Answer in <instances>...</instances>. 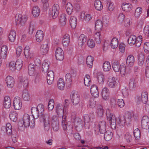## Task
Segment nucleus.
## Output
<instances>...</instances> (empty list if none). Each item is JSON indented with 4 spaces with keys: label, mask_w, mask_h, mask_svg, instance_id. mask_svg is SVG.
Segmentation results:
<instances>
[{
    "label": "nucleus",
    "mask_w": 149,
    "mask_h": 149,
    "mask_svg": "<svg viewBox=\"0 0 149 149\" xmlns=\"http://www.w3.org/2000/svg\"><path fill=\"white\" fill-rule=\"evenodd\" d=\"M13 106L15 110H19L21 109L22 104L21 100L19 97H16L14 98Z\"/></svg>",
    "instance_id": "nucleus-10"
},
{
    "label": "nucleus",
    "mask_w": 149,
    "mask_h": 149,
    "mask_svg": "<svg viewBox=\"0 0 149 149\" xmlns=\"http://www.w3.org/2000/svg\"><path fill=\"white\" fill-rule=\"evenodd\" d=\"M106 114L107 119L109 121L111 127L113 129H116V125H118L117 123V120L114 117L113 118L112 114L110 113L109 110L106 111Z\"/></svg>",
    "instance_id": "nucleus-5"
},
{
    "label": "nucleus",
    "mask_w": 149,
    "mask_h": 149,
    "mask_svg": "<svg viewBox=\"0 0 149 149\" xmlns=\"http://www.w3.org/2000/svg\"><path fill=\"white\" fill-rule=\"evenodd\" d=\"M77 19L75 17H71L70 19V23L72 28L74 29L77 25Z\"/></svg>",
    "instance_id": "nucleus-32"
},
{
    "label": "nucleus",
    "mask_w": 149,
    "mask_h": 149,
    "mask_svg": "<svg viewBox=\"0 0 149 149\" xmlns=\"http://www.w3.org/2000/svg\"><path fill=\"white\" fill-rule=\"evenodd\" d=\"M71 99L72 103L74 105H77L79 102V95L75 93L72 94Z\"/></svg>",
    "instance_id": "nucleus-13"
},
{
    "label": "nucleus",
    "mask_w": 149,
    "mask_h": 149,
    "mask_svg": "<svg viewBox=\"0 0 149 149\" xmlns=\"http://www.w3.org/2000/svg\"><path fill=\"white\" fill-rule=\"evenodd\" d=\"M145 56L143 54H141L139 55L138 57V64L139 65L142 66L144 63Z\"/></svg>",
    "instance_id": "nucleus-52"
},
{
    "label": "nucleus",
    "mask_w": 149,
    "mask_h": 149,
    "mask_svg": "<svg viewBox=\"0 0 149 149\" xmlns=\"http://www.w3.org/2000/svg\"><path fill=\"white\" fill-rule=\"evenodd\" d=\"M142 128L144 129L148 130L149 128V118L148 116H143L141 121Z\"/></svg>",
    "instance_id": "nucleus-9"
},
{
    "label": "nucleus",
    "mask_w": 149,
    "mask_h": 149,
    "mask_svg": "<svg viewBox=\"0 0 149 149\" xmlns=\"http://www.w3.org/2000/svg\"><path fill=\"white\" fill-rule=\"evenodd\" d=\"M40 12V9L37 6H35L33 7L32 11V14L35 17H37L39 16Z\"/></svg>",
    "instance_id": "nucleus-37"
},
{
    "label": "nucleus",
    "mask_w": 149,
    "mask_h": 149,
    "mask_svg": "<svg viewBox=\"0 0 149 149\" xmlns=\"http://www.w3.org/2000/svg\"><path fill=\"white\" fill-rule=\"evenodd\" d=\"M73 121L77 128L79 125L81 126V120L79 118L75 117L74 118Z\"/></svg>",
    "instance_id": "nucleus-53"
},
{
    "label": "nucleus",
    "mask_w": 149,
    "mask_h": 149,
    "mask_svg": "<svg viewBox=\"0 0 149 149\" xmlns=\"http://www.w3.org/2000/svg\"><path fill=\"white\" fill-rule=\"evenodd\" d=\"M27 19L26 16H22L20 14H17L15 17L16 25L19 26H24Z\"/></svg>",
    "instance_id": "nucleus-4"
},
{
    "label": "nucleus",
    "mask_w": 149,
    "mask_h": 149,
    "mask_svg": "<svg viewBox=\"0 0 149 149\" xmlns=\"http://www.w3.org/2000/svg\"><path fill=\"white\" fill-rule=\"evenodd\" d=\"M65 79L66 86L70 88L71 86L72 81L71 74L69 73L66 74L65 76Z\"/></svg>",
    "instance_id": "nucleus-23"
},
{
    "label": "nucleus",
    "mask_w": 149,
    "mask_h": 149,
    "mask_svg": "<svg viewBox=\"0 0 149 149\" xmlns=\"http://www.w3.org/2000/svg\"><path fill=\"white\" fill-rule=\"evenodd\" d=\"M113 134L110 130H107L104 134V138L107 141L110 140L112 137Z\"/></svg>",
    "instance_id": "nucleus-36"
},
{
    "label": "nucleus",
    "mask_w": 149,
    "mask_h": 149,
    "mask_svg": "<svg viewBox=\"0 0 149 149\" xmlns=\"http://www.w3.org/2000/svg\"><path fill=\"white\" fill-rule=\"evenodd\" d=\"M39 119L41 122H43L44 123V127L45 129L48 131L50 127V116L48 113H42L40 114L39 116Z\"/></svg>",
    "instance_id": "nucleus-3"
},
{
    "label": "nucleus",
    "mask_w": 149,
    "mask_h": 149,
    "mask_svg": "<svg viewBox=\"0 0 149 149\" xmlns=\"http://www.w3.org/2000/svg\"><path fill=\"white\" fill-rule=\"evenodd\" d=\"M136 41V37L134 35L130 36L128 40V42L130 45H133L135 44Z\"/></svg>",
    "instance_id": "nucleus-41"
},
{
    "label": "nucleus",
    "mask_w": 149,
    "mask_h": 149,
    "mask_svg": "<svg viewBox=\"0 0 149 149\" xmlns=\"http://www.w3.org/2000/svg\"><path fill=\"white\" fill-rule=\"evenodd\" d=\"M16 38V32L14 30H11L8 35V39L11 42H14Z\"/></svg>",
    "instance_id": "nucleus-28"
},
{
    "label": "nucleus",
    "mask_w": 149,
    "mask_h": 149,
    "mask_svg": "<svg viewBox=\"0 0 149 149\" xmlns=\"http://www.w3.org/2000/svg\"><path fill=\"white\" fill-rule=\"evenodd\" d=\"M109 90L107 88H104L102 90V98L105 100H107L109 98Z\"/></svg>",
    "instance_id": "nucleus-24"
},
{
    "label": "nucleus",
    "mask_w": 149,
    "mask_h": 149,
    "mask_svg": "<svg viewBox=\"0 0 149 149\" xmlns=\"http://www.w3.org/2000/svg\"><path fill=\"white\" fill-rule=\"evenodd\" d=\"M24 54L26 58H31L34 56V54L32 52H30L29 47V46H26L25 47L24 50Z\"/></svg>",
    "instance_id": "nucleus-21"
},
{
    "label": "nucleus",
    "mask_w": 149,
    "mask_h": 149,
    "mask_svg": "<svg viewBox=\"0 0 149 149\" xmlns=\"http://www.w3.org/2000/svg\"><path fill=\"white\" fill-rule=\"evenodd\" d=\"M8 51L7 46L6 45H3L1 49V55L3 58H5L6 56Z\"/></svg>",
    "instance_id": "nucleus-34"
},
{
    "label": "nucleus",
    "mask_w": 149,
    "mask_h": 149,
    "mask_svg": "<svg viewBox=\"0 0 149 149\" xmlns=\"http://www.w3.org/2000/svg\"><path fill=\"white\" fill-rule=\"evenodd\" d=\"M49 64L46 61L43 63L42 65V71L44 73L47 72L49 68Z\"/></svg>",
    "instance_id": "nucleus-45"
},
{
    "label": "nucleus",
    "mask_w": 149,
    "mask_h": 149,
    "mask_svg": "<svg viewBox=\"0 0 149 149\" xmlns=\"http://www.w3.org/2000/svg\"><path fill=\"white\" fill-rule=\"evenodd\" d=\"M18 114L15 111L11 112L10 113L9 117L10 119L14 122H16L17 119Z\"/></svg>",
    "instance_id": "nucleus-43"
},
{
    "label": "nucleus",
    "mask_w": 149,
    "mask_h": 149,
    "mask_svg": "<svg viewBox=\"0 0 149 149\" xmlns=\"http://www.w3.org/2000/svg\"><path fill=\"white\" fill-rule=\"evenodd\" d=\"M91 93L94 97H97L99 95L98 87L95 85H92L90 89Z\"/></svg>",
    "instance_id": "nucleus-15"
},
{
    "label": "nucleus",
    "mask_w": 149,
    "mask_h": 149,
    "mask_svg": "<svg viewBox=\"0 0 149 149\" xmlns=\"http://www.w3.org/2000/svg\"><path fill=\"white\" fill-rule=\"evenodd\" d=\"M6 83L8 88H12L14 86V79L10 76H8L6 79Z\"/></svg>",
    "instance_id": "nucleus-17"
},
{
    "label": "nucleus",
    "mask_w": 149,
    "mask_h": 149,
    "mask_svg": "<svg viewBox=\"0 0 149 149\" xmlns=\"http://www.w3.org/2000/svg\"><path fill=\"white\" fill-rule=\"evenodd\" d=\"M97 79L99 83L102 84L104 81V75L103 74L100 73L98 74L97 76Z\"/></svg>",
    "instance_id": "nucleus-56"
},
{
    "label": "nucleus",
    "mask_w": 149,
    "mask_h": 149,
    "mask_svg": "<svg viewBox=\"0 0 149 149\" xmlns=\"http://www.w3.org/2000/svg\"><path fill=\"white\" fill-rule=\"evenodd\" d=\"M47 81L49 84H52L53 82L54 78V73L52 70L48 72L47 75Z\"/></svg>",
    "instance_id": "nucleus-18"
},
{
    "label": "nucleus",
    "mask_w": 149,
    "mask_h": 149,
    "mask_svg": "<svg viewBox=\"0 0 149 149\" xmlns=\"http://www.w3.org/2000/svg\"><path fill=\"white\" fill-rule=\"evenodd\" d=\"M3 105L4 107L6 109L9 108L11 107V101L9 96H7L4 97Z\"/></svg>",
    "instance_id": "nucleus-16"
},
{
    "label": "nucleus",
    "mask_w": 149,
    "mask_h": 149,
    "mask_svg": "<svg viewBox=\"0 0 149 149\" xmlns=\"http://www.w3.org/2000/svg\"><path fill=\"white\" fill-rule=\"evenodd\" d=\"M87 37L84 34L81 35L78 39V43L79 46L81 47L85 44L86 41Z\"/></svg>",
    "instance_id": "nucleus-19"
},
{
    "label": "nucleus",
    "mask_w": 149,
    "mask_h": 149,
    "mask_svg": "<svg viewBox=\"0 0 149 149\" xmlns=\"http://www.w3.org/2000/svg\"><path fill=\"white\" fill-rule=\"evenodd\" d=\"M112 67L115 72H118L120 71V66L119 62L117 61H116L113 62Z\"/></svg>",
    "instance_id": "nucleus-31"
},
{
    "label": "nucleus",
    "mask_w": 149,
    "mask_h": 149,
    "mask_svg": "<svg viewBox=\"0 0 149 149\" xmlns=\"http://www.w3.org/2000/svg\"><path fill=\"white\" fill-rule=\"evenodd\" d=\"M126 122L125 116H120L117 119V124L121 127H123Z\"/></svg>",
    "instance_id": "nucleus-20"
},
{
    "label": "nucleus",
    "mask_w": 149,
    "mask_h": 149,
    "mask_svg": "<svg viewBox=\"0 0 149 149\" xmlns=\"http://www.w3.org/2000/svg\"><path fill=\"white\" fill-rule=\"evenodd\" d=\"M142 41V37L141 36H139L136 38V41L135 43V45L136 47H139L141 45Z\"/></svg>",
    "instance_id": "nucleus-58"
},
{
    "label": "nucleus",
    "mask_w": 149,
    "mask_h": 149,
    "mask_svg": "<svg viewBox=\"0 0 149 149\" xmlns=\"http://www.w3.org/2000/svg\"><path fill=\"white\" fill-rule=\"evenodd\" d=\"M103 70L105 72L109 71L111 68L110 63L108 61H105L103 64Z\"/></svg>",
    "instance_id": "nucleus-49"
},
{
    "label": "nucleus",
    "mask_w": 149,
    "mask_h": 149,
    "mask_svg": "<svg viewBox=\"0 0 149 149\" xmlns=\"http://www.w3.org/2000/svg\"><path fill=\"white\" fill-rule=\"evenodd\" d=\"M142 8L141 7L137 8L135 11L134 15L136 17H139L142 13Z\"/></svg>",
    "instance_id": "nucleus-61"
},
{
    "label": "nucleus",
    "mask_w": 149,
    "mask_h": 149,
    "mask_svg": "<svg viewBox=\"0 0 149 149\" xmlns=\"http://www.w3.org/2000/svg\"><path fill=\"white\" fill-rule=\"evenodd\" d=\"M23 123L22 124V121H19L18 125L20 127H23V125L25 127H28L30 125V116L28 114H25L23 117Z\"/></svg>",
    "instance_id": "nucleus-7"
},
{
    "label": "nucleus",
    "mask_w": 149,
    "mask_h": 149,
    "mask_svg": "<svg viewBox=\"0 0 149 149\" xmlns=\"http://www.w3.org/2000/svg\"><path fill=\"white\" fill-rule=\"evenodd\" d=\"M96 101L93 99H91L88 102L89 107L92 109L95 108L96 105Z\"/></svg>",
    "instance_id": "nucleus-60"
},
{
    "label": "nucleus",
    "mask_w": 149,
    "mask_h": 149,
    "mask_svg": "<svg viewBox=\"0 0 149 149\" xmlns=\"http://www.w3.org/2000/svg\"><path fill=\"white\" fill-rule=\"evenodd\" d=\"M122 8L124 11L129 12L131 10L132 6V5L128 3L124 4L123 3L122 6Z\"/></svg>",
    "instance_id": "nucleus-38"
},
{
    "label": "nucleus",
    "mask_w": 149,
    "mask_h": 149,
    "mask_svg": "<svg viewBox=\"0 0 149 149\" xmlns=\"http://www.w3.org/2000/svg\"><path fill=\"white\" fill-rule=\"evenodd\" d=\"M134 62V58L132 55L129 56L126 60V64L130 67L132 66Z\"/></svg>",
    "instance_id": "nucleus-27"
},
{
    "label": "nucleus",
    "mask_w": 149,
    "mask_h": 149,
    "mask_svg": "<svg viewBox=\"0 0 149 149\" xmlns=\"http://www.w3.org/2000/svg\"><path fill=\"white\" fill-rule=\"evenodd\" d=\"M55 56L57 60H63L64 58V53L62 49L60 48L56 49L55 52Z\"/></svg>",
    "instance_id": "nucleus-12"
},
{
    "label": "nucleus",
    "mask_w": 149,
    "mask_h": 149,
    "mask_svg": "<svg viewBox=\"0 0 149 149\" xmlns=\"http://www.w3.org/2000/svg\"><path fill=\"white\" fill-rule=\"evenodd\" d=\"M65 83L63 79H59L57 82V86L58 88L61 90H63L65 87Z\"/></svg>",
    "instance_id": "nucleus-39"
},
{
    "label": "nucleus",
    "mask_w": 149,
    "mask_h": 149,
    "mask_svg": "<svg viewBox=\"0 0 149 149\" xmlns=\"http://www.w3.org/2000/svg\"><path fill=\"white\" fill-rule=\"evenodd\" d=\"M48 40L44 42L41 45L40 51V53L42 55L46 54L49 49L48 46Z\"/></svg>",
    "instance_id": "nucleus-8"
},
{
    "label": "nucleus",
    "mask_w": 149,
    "mask_h": 149,
    "mask_svg": "<svg viewBox=\"0 0 149 149\" xmlns=\"http://www.w3.org/2000/svg\"><path fill=\"white\" fill-rule=\"evenodd\" d=\"M31 111L32 116L34 119L38 118L40 116L39 114L40 113H39V111L37 109L36 107H32Z\"/></svg>",
    "instance_id": "nucleus-26"
},
{
    "label": "nucleus",
    "mask_w": 149,
    "mask_h": 149,
    "mask_svg": "<svg viewBox=\"0 0 149 149\" xmlns=\"http://www.w3.org/2000/svg\"><path fill=\"white\" fill-rule=\"evenodd\" d=\"M22 98L24 101H29L30 99V96L28 91L24 89L23 90L22 93Z\"/></svg>",
    "instance_id": "nucleus-33"
},
{
    "label": "nucleus",
    "mask_w": 149,
    "mask_h": 149,
    "mask_svg": "<svg viewBox=\"0 0 149 149\" xmlns=\"http://www.w3.org/2000/svg\"><path fill=\"white\" fill-rule=\"evenodd\" d=\"M65 8L68 14L69 15L71 14L73 9V7L72 4L70 3H68L66 5Z\"/></svg>",
    "instance_id": "nucleus-46"
},
{
    "label": "nucleus",
    "mask_w": 149,
    "mask_h": 149,
    "mask_svg": "<svg viewBox=\"0 0 149 149\" xmlns=\"http://www.w3.org/2000/svg\"><path fill=\"white\" fill-rule=\"evenodd\" d=\"M66 15L65 14H62L60 16L59 21L61 25L62 26H65L66 24Z\"/></svg>",
    "instance_id": "nucleus-44"
},
{
    "label": "nucleus",
    "mask_w": 149,
    "mask_h": 149,
    "mask_svg": "<svg viewBox=\"0 0 149 149\" xmlns=\"http://www.w3.org/2000/svg\"><path fill=\"white\" fill-rule=\"evenodd\" d=\"M22 61L21 59H19L17 60L16 62L15 63L16 69L17 70H20L22 68L23 65Z\"/></svg>",
    "instance_id": "nucleus-47"
},
{
    "label": "nucleus",
    "mask_w": 149,
    "mask_h": 149,
    "mask_svg": "<svg viewBox=\"0 0 149 149\" xmlns=\"http://www.w3.org/2000/svg\"><path fill=\"white\" fill-rule=\"evenodd\" d=\"M107 8L108 10L109 11H112L114 8V7L113 5L112 2L108 1L107 3Z\"/></svg>",
    "instance_id": "nucleus-64"
},
{
    "label": "nucleus",
    "mask_w": 149,
    "mask_h": 149,
    "mask_svg": "<svg viewBox=\"0 0 149 149\" xmlns=\"http://www.w3.org/2000/svg\"><path fill=\"white\" fill-rule=\"evenodd\" d=\"M70 36L68 34H67L63 36L62 39V43L64 46H68L70 43Z\"/></svg>",
    "instance_id": "nucleus-30"
},
{
    "label": "nucleus",
    "mask_w": 149,
    "mask_h": 149,
    "mask_svg": "<svg viewBox=\"0 0 149 149\" xmlns=\"http://www.w3.org/2000/svg\"><path fill=\"white\" fill-rule=\"evenodd\" d=\"M137 98L138 100H141L143 103L144 104H146L148 101V92L146 91H143L142 92L141 97L139 96Z\"/></svg>",
    "instance_id": "nucleus-14"
},
{
    "label": "nucleus",
    "mask_w": 149,
    "mask_h": 149,
    "mask_svg": "<svg viewBox=\"0 0 149 149\" xmlns=\"http://www.w3.org/2000/svg\"><path fill=\"white\" fill-rule=\"evenodd\" d=\"M6 129L7 133L8 135H11L12 132L11 124L9 123H7L6 125Z\"/></svg>",
    "instance_id": "nucleus-55"
},
{
    "label": "nucleus",
    "mask_w": 149,
    "mask_h": 149,
    "mask_svg": "<svg viewBox=\"0 0 149 149\" xmlns=\"http://www.w3.org/2000/svg\"><path fill=\"white\" fill-rule=\"evenodd\" d=\"M35 67L34 64H30L28 67V72L29 75L30 76H33L34 75L35 69Z\"/></svg>",
    "instance_id": "nucleus-29"
},
{
    "label": "nucleus",
    "mask_w": 149,
    "mask_h": 149,
    "mask_svg": "<svg viewBox=\"0 0 149 149\" xmlns=\"http://www.w3.org/2000/svg\"><path fill=\"white\" fill-rule=\"evenodd\" d=\"M53 128L54 130L57 131L59 129V123L57 117L53 116L50 120V125Z\"/></svg>",
    "instance_id": "nucleus-6"
},
{
    "label": "nucleus",
    "mask_w": 149,
    "mask_h": 149,
    "mask_svg": "<svg viewBox=\"0 0 149 149\" xmlns=\"http://www.w3.org/2000/svg\"><path fill=\"white\" fill-rule=\"evenodd\" d=\"M20 82H22L23 86L24 88H26L28 84L29 81L27 78L26 77H22L20 81Z\"/></svg>",
    "instance_id": "nucleus-57"
},
{
    "label": "nucleus",
    "mask_w": 149,
    "mask_h": 149,
    "mask_svg": "<svg viewBox=\"0 0 149 149\" xmlns=\"http://www.w3.org/2000/svg\"><path fill=\"white\" fill-rule=\"evenodd\" d=\"M37 109L39 111L40 114H42L44 110V107L42 104H40L38 105L36 107Z\"/></svg>",
    "instance_id": "nucleus-62"
},
{
    "label": "nucleus",
    "mask_w": 149,
    "mask_h": 149,
    "mask_svg": "<svg viewBox=\"0 0 149 149\" xmlns=\"http://www.w3.org/2000/svg\"><path fill=\"white\" fill-rule=\"evenodd\" d=\"M54 101L53 99L50 100L49 102L48 108L49 110H52L54 107Z\"/></svg>",
    "instance_id": "nucleus-63"
},
{
    "label": "nucleus",
    "mask_w": 149,
    "mask_h": 149,
    "mask_svg": "<svg viewBox=\"0 0 149 149\" xmlns=\"http://www.w3.org/2000/svg\"><path fill=\"white\" fill-rule=\"evenodd\" d=\"M91 79L90 76L88 74H86L84 79V83L85 85L87 86H89L91 84Z\"/></svg>",
    "instance_id": "nucleus-51"
},
{
    "label": "nucleus",
    "mask_w": 149,
    "mask_h": 149,
    "mask_svg": "<svg viewBox=\"0 0 149 149\" xmlns=\"http://www.w3.org/2000/svg\"><path fill=\"white\" fill-rule=\"evenodd\" d=\"M36 40L38 42H40L42 40L43 38V33L41 30L37 31L36 35Z\"/></svg>",
    "instance_id": "nucleus-22"
},
{
    "label": "nucleus",
    "mask_w": 149,
    "mask_h": 149,
    "mask_svg": "<svg viewBox=\"0 0 149 149\" xmlns=\"http://www.w3.org/2000/svg\"><path fill=\"white\" fill-rule=\"evenodd\" d=\"M134 135L136 139H139L140 138L141 136L140 130L138 128L135 129L134 131Z\"/></svg>",
    "instance_id": "nucleus-54"
},
{
    "label": "nucleus",
    "mask_w": 149,
    "mask_h": 149,
    "mask_svg": "<svg viewBox=\"0 0 149 149\" xmlns=\"http://www.w3.org/2000/svg\"><path fill=\"white\" fill-rule=\"evenodd\" d=\"M94 6L95 9L98 11L101 10L103 8V6L100 0H96L94 2Z\"/></svg>",
    "instance_id": "nucleus-42"
},
{
    "label": "nucleus",
    "mask_w": 149,
    "mask_h": 149,
    "mask_svg": "<svg viewBox=\"0 0 149 149\" xmlns=\"http://www.w3.org/2000/svg\"><path fill=\"white\" fill-rule=\"evenodd\" d=\"M59 8L57 4H55L53 7L52 10L49 12V14L52 15L53 18H55L58 16L59 13Z\"/></svg>",
    "instance_id": "nucleus-11"
},
{
    "label": "nucleus",
    "mask_w": 149,
    "mask_h": 149,
    "mask_svg": "<svg viewBox=\"0 0 149 149\" xmlns=\"http://www.w3.org/2000/svg\"><path fill=\"white\" fill-rule=\"evenodd\" d=\"M97 113L99 116H102L103 114L104 110L102 106L99 105L97 108Z\"/></svg>",
    "instance_id": "nucleus-59"
},
{
    "label": "nucleus",
    "mask_w": 149,
    "mask_h": 149,
    "mask_svg": "<svg viewBox=\"0 0 149 149\" xmlns=\"http://www.w3.org/2000/svg\"><path fill=\"white\" fill-rule=\"evenodd\" d=\"M108 84L109 86L111 88H114L116 85V81L114 77H110L108 78Z\"/></svg>",
    "instance_id": "nucleus-25"
},
{
    "label": "nucleus",
    "mask_w": 149,
    "mask_h": 149,
    "mask_svg": "<svg viewBox=\"0 0 149 149\" xmlns=\"http://www.w3.org/2000/svg\"><path fill=\"white\" fill-rule=\"evenodd\" d=\"M118 39L116 37L113 38L111 40V47L113 49L116 48L118 45Z\"/></svg>",
    "instance_id": "nucleus-40"
},
{
    "label": "nucleus",
    "mask_w": 149,
    "mask_h": 149,
    "mask_svg": "<svg viewBox=\"0 0 149 149\" xmlns=\"http://www.w3.org/2000/svg\"><path fill=\"white\" fill-rule=\"evenodd\" d=\"M56 112L58 115L61 114L63 115L62 117V126L64 130H66L68 124L65 120L66 117L64 115V110L63 106L62 104H57L56 107Z\"/></svg>",
    "instance_id": "nucleus-2"
},
{
    "label": "nucleus",
    "mask_w": 149,
    "mask_h": 149,
    "mask_svg": "<svg viewBox=\"0 0 149 149\" xmlns=\"http://www.w3.org/2000/svg\"><path fill=\"white\" fill-rule=\"evenodd\" d=\"M36 28V25L34 22H31L29 24V34H32Z\"/></svg>",
    "instance_id": "nucleus-48"
},
{
    "label": "nucleus",
    "mask_w": 149,
    "mask_h": 149,
    "mask_svg": "<svg viewBox=\"0 0 149 149\" xmlns=\"http://www.w3.org/2000/svg\"><path fill=\"white\" fill-rule=\"evenodd\" d=\"M95 30L98 32L95 33L94 35L95 40L97 43L100 44L101 42L102 36L99 31L102 30L103 27L102 23L100 20H97L95 23Z\"/></svg>",
    "instance_id": "nucleus-1"
},
{
    "label": "nucleus",
    "mask_w": 149,
    "mask_h": 149,
    "mask_svg": "<svg viewBox=\"0 0 149 149\" xmlns=\"http://www.w3.org/2000/svg\"><path fill=\"white\" fill-rule=\"evenodd\" d=\"M93 60L94 58L92 56H90L87 57L86 62L88 67L91 68L92 67Z\"/></svg>",
    "instance_id": "nucleus-35"
},
{
    "label": "nucleus",
    "mask_w": 149,
    "mask_h": 149,
    "mask_svg": "<svg viewBox=\"0 0 149 149\" xmlns=\"http://www.w3.org/2000/svg\"><path fill=\"white\" fill-rule=\"evenodd\" d=\"M137 81L134 79H132L129 82V87L131 90H133L135 88L136 86Z\"/></svg>",
    "instance_id": "nucleus-50"
}]
</instances>
